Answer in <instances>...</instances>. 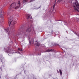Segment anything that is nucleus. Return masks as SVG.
I'll return each instance as SVG.
<instances>
[{
    "label": "nucleus",
    "instance_id": "f257e3e1",
    "mask_svg": "<svg viewBox=\"0 0 79 79\" xmlns=\"http://www.w3.org/2000/svg\"><path fill=\"white\" fill-rule=\"evenodd\" d=\"M20 2L19 1L18 2V3L17 5L15 3H12L10 6V8L11 9L14 8L16 10L19 8L20 7Z\"/></svg>",
    "mask_w": 79,
    "mask_h": 79
},
{
    "label": "nucleus",
    "instance_id": "f03ea898",
    "mask_svg": "<svg viewBox=\"0 0 79 79\" xmlns=\"http://www.w3.org/2000/svg\"><path fill=\"white\" fill-rule=\"evenodd\" d=\"M73 6L75 10L79 12V4L78 2L76 1L75 3H73Z\"/></svg>",
    "mask_w": 79,
    "mask_h": 79
},
{
    "label": "nucleus",
    "instance_id": "7ed1b4c3",
    "mask_svg": "<svg viewBox=\"0 0 79 79\" xmlns=\"http://www.w3.org/2000/svg\"><path fill=\"white\" fill-rule=\"evenodd\" d=\"M6 32L7 34H13L14 32H15V29H13L11 30V31H8V30H6Z\"/></svg>",
    "mask_w": 79,
    "mask_h": 79
},
{
    "label": "nucleus",
    "instance_id": "20e7f679",
    "mask_svg": "<svg viewBox=\"0 0 79 79\" xmlns=\"http://www.w3.org/2000/svg\"><path fill=\"white\" fill-rule=\"evenodd\" d=\"M9 22L8 23L9 25L11 24V22L13 21V18L12 17H10L9 18Z\"/></svg>",
    "mask_w": 79,
    "mask_h": 79
},
{
    "label": "nucleus",
    "instance_id": "39448f33",
    "mask_svg": "<svg viewBox=\"0 0 79 79\" xmlns=\"http://www.w3.org/2000/svg\"><path fill=\"white\" fill-rule=\"evenodd\" d=\"M35 44L36 46H39V45H40V44H39V43L37 42V41L35 42Z\"/></svg>",
    "mask_w": 79,
    "mask_h": 79
},
{
    "label": "nucleus",
    "instance_id": "423d86ee",
    "mask_svg": "<svg viewBox=\"0 0 79 79\" xmlns=\"http://www.w3.org/2000/svg\"><path fill=\"white\" fill-rule=\"evenodd\" d=\"M15 24H16V21H14L13 23H12V25H15Z\"/></svg>",
    "mask_w": 79,
    "mask_h": 79
},
{
    "label": "nucleus",
    "instance_id": "0eeeda50",
    "mask_svg": "<svg viewBox=\"0 0 79 79\" xmlns=\"http://www.w3.org/2000/svg\"><path fill=\"white\" fill-rule=\"evenodd\" d=\"M30 16H31V15H27V19H29L30 18Z\"/></svg>",
    "mask_w": 79,
    "mask_h": 79
},
{
    "label": "nucleus",
    "instance_id": "6e6552de",
    "mask_svg": "<svg viewBox=\"0 0 79 79\" xmlns=\"http://www.w3.org/2000/svg\"><path fill=\"white\" fill-rule=\"evenodd\" d=\"M27 2V0H23V3H26V2Z\"/></svg>",
    "mask_w": 79,
    "mask_h": 79
},
{
    "label": "nucleus",
    "instance_id": "1a4fd4ad",
    "mask_svg": "<svg viewBox=\"0 0 79 79\" xmlns=\"http://www.w3.org/2000/svg\"><path fill=\"white\" fill-rule=\"evenodd\" d=\"M59 71H60V75H62V72L61 71V70H59Z\"/></svg>",
    "mask_w": 79,
    "mask_h": 79
},
{
    "label": "nucleus",
    "instance_id": "9d476101",
    "mask_svg": "<svg viewBox=\"0 0 79 79\" xmlns=\"http://www.w3.org/2000/svg\"><path fill=\"white\" fill-rule=\"evenodd\" d=\"M31 39H29V43L30 44H31Z\"/></svg>",
    "mask_w": 79,
    "mask_h": 79
},
{
    "label": "nucleus",
    "instance_id": "9b49d317",
    "mask_svg": "<svg viewBox=\"0 0 79 79\" xmlns=\"http://www.w3.org/2000/svg\"><path fill=\"white\" fill-rule=\"evenodd\" d=\"M10 51H11V50L10 49L9 51H7L8 53H10Z\"/></svg>",
    "mask_w": 79,
    "mask_h": 79
},
{
    "label": "nucleus",
    "instance_id": "f8f14e48",
    "mask_svg": "<svg viewBox=\"0 0 79 79\" xmlns=\"http://www.w3.org/2000/svg\"><path fill=\"white\" fill-rule=\"evenodd\" d=\"M47 52H51V50H48Z\"/></svg>",
    "mask_w": 79,
    "mask_h": 79
},
{
    "label": "nucleus",
    "instance_id": "ddd939ff",
    "mask_svg": "<svg viewBox=\"0 0 79 79\" xmlns=\"http://www.w3.org/2000/svg\"><path fill=\"white\" fill-rule=\"evenodd\" d=\"M15 53H19V54H20V52H16Z\"/></svg>",
    "mask_w": 79,
    "mask_h": 79
},
{
    "label": "nucleus",
    "instance_id": "4468645a",
    "mask_svg": "<svg viewBox=\"0 0 79 79\" xmlns=\"http://www.w3.org/2000/svg\"><path fill=\"white\" fill-rule=\"evenodd\" d=\"M53 8H55V5H54L53 6Z\"/></svg>",
    "mask_w": 79,
    "mask_h": 79
},
{
    "label": "nucleus",
    "instance_id": "2eb2a0df",
    "mask_svg": "<svg viewBox=\"0 0 79 79\" xmlns=\"http://www.w3.org/2000/svg\"><path fill=\"white\" fill-rule=\"evenodd\" d=\"M23 35H26V34L24 33H23Z\"/></svg>",
    "mask_w": 79,
    "mask_h": 79
},
{
    "label": "nucleus",
    "instance_id": "dca6fc26",
    "mask_svg": "<svg viewBox=\"0 0 79 79\" xmlns=\"http://www.w3.org/2000/svg\"><path fill=\"white\" fill-rule=\"evenodd\" d=\"M18 50H20V48H18Z\"/></svg>",
    "mask_w": 79,
    "mask_h": 79
},
{
    "label": "nucleus",
    "instance_id": "f3484780",
    "mask_svg": "<svg viewBox=\"0 0 79 79\" xmlns=\"http://www.w3.org/2000/svg\"><path fill=\"white\" fill-rule=\"evenodd\" d=\"M61 0H59V2H61Z\"/></svg>",
    "mask_w": 79,
    "mask_h": 79
},
{
    "label": "nucleus",
    "instance_id": "a211bd4d",
    "mask_svg": "<svg viewBox=\"0 0 79 79\" xmlns=\"http://www.w3.org/2000/svg\"><path fill=\"white\" fill-rule=\"evenodd\" d=\"M32 2V1H30V2Z\"/></svg>",
    "mask_w": 79,
    "mask_h": 79
},
{
    "label": "nucleus",
    "instance_id": "6ab92c4d",
    "mask_svg": "<svg viewBox=\"0 0 79 79\" xmlns=\"http://www.w3.org/2000/svg\"><path fill=\"white\" fill-rule=\"evenodd\" d=\"M23 40H24V38H23Z\"/></svg>",
    "mask_w": 79,
    "mask_h": 79
},
{
    "label": "nucleus",
    "instance_id": "aec40b11",
    "mask_svg": "<svg viewBox=\"0 0 79 79\" xmlns=\"http://www.w3.org/2000/svg\"><path fill=\"white\" fill-rule=\"evenodd\" d=\"M78 16H79V15H78Z\"/></svg>",
    "mask_w": 79,
    "mask_h": 79
},
{
    "label": "nucleus",
    "instance_id": "412c9836",
    "mask_svg": "<svg viewBox=\"0 0 79 79\" xmlns=\"http://www.w3.org/2000/svg\"><path fill=\"white\" fill-rule=\"evenodd\" d=\"M20 51H22V50H20Z\"/></svg>",
    "mask_w": 79,
    "mask_h": 79
},
{
    "label": "nucleus",
    "instance_id": "4be33fe9",
    "mask_svg": "<svg viewBox=\"0 0 79 79\" xmlns=\"http://www.w3.org/2000/svg\"><path fill=\"white\" fill-rule=\"evenodd\" d=\"M14 10H12L13 11H14Z\"/></svg>",
    "mask_w": 79,
    "mask_h": 79
}]
</instances>
